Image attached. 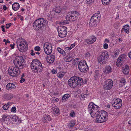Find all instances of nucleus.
Segmentation results:
<instances>
[{
  "label": "nucleus",
  "instance_id": "4c0bfd02",
  "mask_svg": "<svg viewBox=\"0 0 131 131\" xmlns=\"http://www.w3.org/2000/svg\"><path fill=\"white\" fill-rule=\"evenodd\" d=\"M13 97V95L11 94H7L6 97V99L7 100H10Z\"/></svg>",
  "mask_w": 131,
  "mask_h": 131
},
{
  "label": "nucleus",
  "instance_id": "09e8293b",
  "mask_svg": "<svg viewBox=\"0 0 131 131\" xmlns=\"http://www.w3.org/2000/svg\"><path fill=\"white\" fill-rule=\"evenodd\" d=\"M75 115V113L73 111L71 112L70 114V116L71 117L74 116Z\"/></svg>",
  "mask_w": 131,
  "mask_h": 131
},
{
  "label": "nucleus",
  "instance_id": "79ce46f5",
  "mask_svg": "<svg viewBox=\"0 0 131 131\" xmlns=\"http://www.w3.org/2000/svg\"><path fill=\"white\" fill-rule=\"evenodd\" d=\"M75 46V44H73L71 45L70 47H67L66 48V49H68L69 50H70L72 48H73Z\"/></svg>",
  "mask_w": 131,
  "mask_h": 131
},
{
  "label": "nucleus",
  "instance_id": "dca6fc26",
  "mask_svg": "<svg viewBox=\"0 0 131 131\" xmlns=\"http://www.w3.org/2000/svg\"><path fill=\"white\" fill-rule=\"evenodd\" d=\"M55 56L54 54H52L46 58L47 62L49 63H53L55 60Z\"/></svg>",
  "mask_w": 131,
  "mask_h": 131
},
{
  "label": "nucleus",
  "instance_id": "6e6d98bb",
  "mask_svg": "<svg viewBox=\"0 0 131 131\" xmlns=\"http://www.w3.org/2000/svg\"><path fill=\"white\" fill-rule=\"evenodd\" d=\"M20 78L21 80L20 81V83H22L25 81V79L23 78Z\"/></svg>",
  "mask_w": 131,
  "mask_h": 131
},
{
  "label": "nucleus",
  "instance_id": "ddd939ff",
  "mask_svg": "<svg viewBox=\"0 0 131 131\" xmlns=\"http://www.w3.org/2000/svg\"><path fill=\"white\" fill-rule=\"evenodd\" d=\"M113 106L116 109L119 108L122 106V101L121 100L118 98H114L112 101Z\"/></svg>",
  "mask_w": 131,
  "mask_h": 131
},
{
  "label": "nucleus",
  "instance_id": "f03ea898",
  "mask_svg": "<svg viewBox=\"0 0 131 131\" xmlns=\"http://www.w3.org/2000/svg\"><path fill=\"white\" fill-rule=\"evenodd\" d=\"M31 67L32 70L36 72H39L41 73L42 71L41 63L37 59L33 60L31 64Z\"/></svg>",
  "mask_w": 131,
  "mask_h": 131
},
{
  "label": "nucleus",
  "instance_id": "49530a36",
  "mask_svg": "<svg viewBox=\"0 0 131 131\" xmlns=\"http://www.w3.org/2000/svg\"><path fill=\"white\" fill-rule=\"evenodd\" d=\"M126 82L125 79L124 78H122L120 81V83H121L125 84Z\"/></svg>",
  "mask_w": 131,
  "mask_h": 131
},
{
  "label": "nucleus",
  "instance_id": "bb28decb",
  "mask_svg": "<svg viewBox=\"0 0 131 131\" xmlns=\"http://www.w3.org/2000/svg\"><path fill=\"white\" fill-rule=\"evenodd\" d=\"M10 116H6L5 115H3L2 118V120L4 122H9L10 120Z\"/></svg>",
  "mask_w": 131,
  "mask_h": 131
},
{
  "label": "nucleus",
  "instance_id": "4d7b16f0",
  "mask_svg": "<svg viewBox=\"0 0 131 131\" xmlns=\"http://www.w3.org/2000/svg\"><path fill=\"white\" fill-rule=\"evenodd\" d=\"M94 0H86L87 1V3L90 4L94 2Z\"/></svg>",
  "mask_w": 131,
  "mask_h": 131
},
{
  "label": "nucleus",
  "instance_id": "e2e57ef3",
  "mask_svg": "<svg viewBox=\"0 0 131 131\" xmlns=\"http://www.w3.org/2000/svg\"><path fill=\"white\" fill-rule=\"evenodd\" d=\"M7 8L6 7L5 5H4L3 7V9L5 10H6L7 9Z\"/></svg>",
  "mask_w": 131,
  "mask_h": 131
},
{
  "label": "nucleus",
  "instance_id": "c85d7f7f",
  "mask_svg": "<svg viewBox=\"0 0 131 131\" xmlns=\"http://www.w3.org/2000/svg\"><path fill=\"white\" fill-rule=\"evenodd\" d=\"M123 29H124L125 32L128 34L129 33V27L128 25H127L123 26Z\"/></svg>",
  "mask_w": 131,
  "mask_h": 131
},
{
  "label": "nucleus",
  "instance_id": "a211bd4d",
  "mask_svg": "<svg viewBox=\"0 0 131 131\" xmlns=\"http://www.w3.org/2000/svg\"><path fill=\"white\" fill-rule=\"evenodd\" d=\"M101 14L100 13V12H98V13H95L93 16L91 17V20H95L97 21L98 20V21H100V19Z\"/></svg>",
  "mask_w": 131,
  "mask_h": 131
},
{
  "label": "nucleus",
  "instance_id": "7c9ffc66",
  "mask_svg": "<svg viewBox=\"0 0 131 131\" xmlns=\"http://www.w3.org/2000/svg\"><path fill=\"white\" fill-rule=\"evenodd\" d=\"M127 56L125 54H123L120 55L118 58L124 62L125 59L126 58Z\"/></svg>",
  "mask_w": 131,
  "mask_h": 131
},
{
  "label": "nucleus",
  "instance_id": "1a4fd4ad",
  "mask_svg": "<svg viewBox=\"0 0 131 131\" xmlns=\"http://www.w3.org/2000/svg\"><path fill=\"white\" fill-rule=\"evenodd\" d=\"M24 60L22 56H17L14 60L13 62L16 67L22 68L24 65Z\"/></svg>",
  "mask_w": 131,
  "mask_h": 131
},
{
  "label": "nucleus",
  "instance_id": "473e14b6",
  "mask_svg": "<svg viewBox=\"0 0 131 131\" xmlns=\"http://www.w3.org/2000/svg\"><path fill=\"white\" fill-rule=\"evenodd\" d=\"M69 95L68 94H64L63 96L62 101L64 102L66 99L69 98Z\"/></svg>",
  "mask_w": 131,
  "mask_h": 131
},
{
  "label": "nucleus",
  "instance_id": "774afa93",
  "mask_svg": "<svg viewBox=\"0 0 131 131\" xmlns=\"http://www.w3.org/2000/svg\"><path fill=\"white\" fill-rule=\"evenodd\" d=\"M105 42H106L107 43H108L109 42V40L107 39H106L105 40Z\"/></svg>",
  "mask_w": 131,
  "mask_h": 131
},
{
  "label": "nucleus",
  "instance_id": "052dcab7",
  "mask_svg": "<svg viewBox=\"0 0 131 131\" xmlns=\"http://www.w3.org/2000/svg\"><path fill=\"white\" fill-rule=\"evenodd\" d=\"M78 60L79 58H77L76 59H74V61L73 63V64H74V65H75L76 64V60Z\"/></svg>",
  "mask_w": 131,
  "mask_h": 131
},
{
  "label": "nucleus",
  "instance_id": "f3484780",
  "mask_svg": "<svg viewBox=\"0 0 131 131\" xmlns=\"http://www.w3.org/2000/svg\"><path fill=\"white\" fill-rule=\"evenodd\" d=\"M96 39L95 37L92 35L89 38L85 39V42H86L88 44H92L96 41Z\"/></svg>",
  "mask_w": 131,
  "mask_h": 131
},
{
  "label": "nucleus",
  "instance_id": "72a5a7b5",
  "mask_svg": "<svg viewBox=\"0 0 131 131\" xmlns=\"http://www.w3.org/2000/svg\"><path fill=\"white\" fill-rule=\"evenodd\" d=\"M53 10L56 13H59L61 12V9L60 7H56L54 8Z\"/></svg>",
  "mask_w": 131,
  "mask_h": 131
},
{
  "label": "nucleus",
  "instance_id": "ea45409f",
  "mask_svg": "<svg viewBox=\"0 0 131 131\" xmlns=\"http://www.w3.org/2000/svg\"><path fill=\"white\" fill-rule=\"evenodd\" d=\"M64 75V73L63 72L59 73L58 74V76L59 78H62Z\"/></svg>",
  "mask_w": 131,
  "mask_h": 131
},
{
  "label": "nucleus",
  "instance_id": "864d4df0",
  "mask_svg": "<svg viewBox=\"0 0 131 131\" xmlns=\"http://www.w3.org/2000/svg\"><path fill=\"white\" fill-rule=\"evenodd\" d=\"M108 45L106 43H105L104 44L103 47L104 49H107L108 48Z\"/></svg>",
  "mask_w": 131,
  "mask_h": 131
},
{
  "label": "nucleus",
  "instance_id": "b1692460",
  "mask_svg": "<svg viewBox=\"0 0 131 131\" xmlns=\"http://www.w3.org/2000/svg\"><path fill=\"white\" fill-rule=\"evenodd\" d=\"M124 62L123 61L118 58L116 62V64L117 67H119L123 64Z\"/></svg>",
  "mask_w": 131,
  "mask_h": 131
},
{
  "label": "nucleus",
  "instance_id": "680f3d73",
  "mask_svg": "<svg viewBox=\"0 0 131 131\" xmlns=\"http://www.w3.org/2000/svg\"><path fill=\"white\" fill-rule=\"evenodd\" d=\"M10 43V41H9V40L8 39H7L6 42L5 43V45H7V43Z\"/></svg>",
  "mask_w": 131,
  "mask_h": 131
},
{
  "label": "nucleus",
  "instance_id": "423d86ee",
  "mask_svg": "<svg viewBox=\"0 0 131 131\" xmlns=\"http://www.w3.org/2000/svg\"><path fill=\"white\" fill-rule=\"evenodd\" d=\"M94 116L95 117L98 122L103 123L107 120L108 117L107 113L104 111H103L101 113L99 111Z\"/></svg>",
  "mask_w": 131,
  "mask_h": 131
},
{
  "label": "nucleus",
  "instance_id": "cd10ccee",
  "mask_svg": "<svg viewBox=\"0 0 131 131\" xmlns=\"http://www.w3.org/2000/svg\"><path fill=\"white\" fill-rule=\"evenodd\" d=\"M73 59L72 57L70 56V55L67 56L64 58V60L66 62H70Z\"/></svg>",
  "mask_w": 131,
  "mask_h": 131
},
{
  "label": "nucleus",
  "instance_id": "f704fd0d",
  "mask_svg": "<svg viewBox=\"0 0 131 131\" xmlns=\"http://www.w3.org/2000/svg\"><path fill=\"white\" fill-rule=\"evenodd\" d=\"M53 113L54 114H59V109L57 107H56V108H53L52 110Z\"/></svg>",
  "mask_w": 131,
  "mask_h": 131
},
{
  "label": "nucleus",
  "instance_id": "69168bd1",
  "mask_svg": "<svg viewBox=\"0 0 131 131\" xmlns=\"http://www.w3.org/2000/svg\"><path fill=\"white\" fill-rule=\"evenodd\" d=\"M118 40L119 42H121L122 41V40L121 39V38L120 37H119L118 38Z\"/></svg>",
  "mask_w": 131,
  "mask_h": 131
},
{
  "label": "nucleus",
  "instance_id": "20e7f679",
  "mask_svg": "<svg viewBox=\"0 0 131 131\" xmlns=\"http://www.w3.org/2000/svg\"><path fill=\"white\" fill-rule=\"evenodd\" d=\"M100 108L92 102L90 103L88 106V112L90 114L91 116L94 118L95 115L98 112Z\"/></svg>",
  "mask_w": 131,
  "mask_h": 131
},
{
  "label": "nucleus",
  "instance_id": "0e129e2a",
  "mask_svg": "<svg viewBox=\"0 0 131 131\" xmlns=\"http://www.w3.org/2000/svg\"><path fill=\"white\" fill-rule=\"evenodd\" d=\"M31 52L30 53L31 54L32 56L35 55V53H33V52H34L33 50H31Z\"/></svg>",
  "mask_w": 131,
  "mask_h": 131
},
{
  "label": "nucleus",
  "instance_id": "603ef678",
  "mask_svg": "<svg viewBox=\"0 0 131 131\" xmlns=\"http://www.w3.org/2000/svg\"><path fill=\"white\" fill-rule=\"evenodd\" d=\"M57 70H55L54 69H53V70L51 71L52 73L54 74L57 73Z\"/></svg>",
  "mask_w": 131,
  "mask_h": 131
},
{
  "label": "nucleus",
  "instance_id": "7ed1b4c3",
  "mask_svg": "<svg viewBox=\"0 0 131 131\" xmlns=\"http://www.w3.org/2000/svg\"><path fill=\"white\" fill-rule=\"evenodd\" d=\"M47 23L48 21L46 20L43 18H41L35 21L33 24V26L36 30H38L44 27Z\"/></svg>",
  "mask_w": 131,
  "mask_h": 131
},
{
  "label": "nucleus",
  "instance_id": "a18cd8bd",
  "mask_svg": "<svg viewBox=\"0 0 131 131\" xmlns=\"http://www.w3.org/2000/svg\"><path fill=\"white\" fill-rule=\"evenodd\" d=\"M16 108L15 107H13L12 108L11 111L15 113L16 112Z\"/></svg>",
  "mask_w": 131,
  "mask_h": 131
},
{
  "label": "nucleus",
  "instance_id": "a19ab883",
  "mask_svg": "<svg viewBox=\"0 0 131 131\" xmlns=\"http://www.w3.org/2000/svg\"><path fill=\"white\" fill-rule=\"evenodd\" d=\"M99 77H100L99 75V74L96 73L94 76V79L96 80H98L99 79Z\"/></svg>",
  "mask_w": 131,
  "mask_h": 131
},
{
  "label": "nucleus",
  "instance_id": "aec40b11",
  "mask_svg": "<svg viewBox=\"0 0 131 131\" xmlns=\"http://www.w3.org/2000/svg\"><path fill=\"white\" fill-rule=\"evenodd\" d=\"M12 7L13 10H17L19 9L20 7L19 4L17 2H15L12 5Z\"/></svg>",
  "mask_w": 131,
  "mask_h": 131
},
{
  "label": "nucleus",
  "instance_id": "a878e982",
  "mask_svg": "<svg viewBox=\"0 0 131 131\" xmlns=\"http://www.w3.org/2000/svg\"><path fill=\"white\" fill-rule=\"evenodd\" d=\"M51 118L50 115H48L45 114L44 116V120L45 121H43L44 123L46 122H47L48 121H51Z\"/></svg>",
  "mask_w": 131,
  "mask_h": 131
},
{
  "label": "nucleus",
  "instance_id": "f8f14e48",
  "mask_svg": "<svg viewBox=\"0 0 131 131\" xmlns=\"http://www.w3.org/2000/svg\"><path fill=\"white\" fill-rule=\"evenodd\" d=\"M103 81L105 83L103 87L105 90H108L111 89L112 87L113 83L112 81L110 80H106L104 78H102L100 81Z\"/></svg>",
  "mask_w": 131,
  "mask_h": 131
},
{
  "label": "nucleus",
  "instance_id": "8fccbe9b",
  "mask_svg": "<svg viewBox=\"0 0 131 131\" xmlns=\"http://www.w3.org/2000/svg\"><path fill=\"white\" fill-rule=\"evenodd\" d=\"M59 99L58 98L56 97H54L53 98V100L55 102H57L59 101Z\"/></svg>",
  "mask_w": 131,
  "mask_h": 131
},
{
  "label": "nucleus",
  "instance_id": "412c9836",
  "mask_svg": "<svg viewBox=\"0 0 131 131\" xmlns=\"http://www.w3.org/2000/svg\"><path fill=\"white\" fill-rule=\"evenodd\" d=\"M123 71V73L125 74H128L129 72V66L127 65H126L125 66V67Z\"/></svg>",
  "mask_w": 131,
  "mask_h": 131
},
{
  "label": "nucleus",
  "instance_id": "338daca9",
  "mask_svg": "<svg viewBox=\"0 0 131 131\" xmlns=\"http://www.w3.org/2000/svg\"><path fill=\"white\" fill-rule=\"evenodd\" d=\"M128 56L129 58L131 59V51L129 53Z\"/></svg>",
  "mask_w": 131,
  "mask_h": 131
},
{
  "label": "nucleus",
  "instance_id": "bf43d9fd",
  "mask_svg": "<svg viewBox=\"0 0 131 131\" xmlns=\"http://www.w3.org/2000/svg\"><path fill=\"white\" fill-rule=\"evenodd\" d=\"M46 4L44 5V9L45 10H46L48 8V5H46Z\"/></svg>",
  "mask_w": 131,
  "mask_h": 131
},
{
  "label": "nucleus",
  "instance_id": "9d476101",
  "mask_svg": "<svg viewBox=\"0 0 131 131\" xmlns=\"http://www.w3.org/2000/svg\"><path fill=\"white\" fill-rule=\"evenodd\" d=\"M78 68L81 72H86L89 69L86 62L84 60H82L79 62Z\"/></svg>",
  "mask_w": 131,
  "mask_h": 131
},
{
  "label": "nucleus",
  "instance_id": "4468645a",
  "mask_svg": "<svg viewBox=\"0 0 131 131\" xmlns=\"http://www.w3.org/2000/svg\"><path fill=\"white\" fill-rule=\"evenodd\" d=\"M67 28L62 26L59 28L58 31L59 36L61 38H64L66 36L67 34Z\"/></svg>",
  "mask_w": 131,
  "mask_h": 131
},
{
  "label": "nucleus",
  "instance_id": "c03bdc74",
  "mask_svg": "<svg viewBox=\"0 0 131 131\" xmlns=\"http://www.w3.org/2000/svg\"><path fill=\"white\" fill-rule=\"evenodd\" d=\"M34 50L36 51H39L40 50V48L39 46H36L35 47Z\"/></svg>",
  "mask_w": 131,
  "mask_h": 131
},
{
  "label": "nucleus",
  "instance_id": "13d9d810",
  "mask_svg": "<svg viewBox=\"0 0 131 131\" xmlns=\"http://www.w3.org/2000/svg\"><path fill=\"white\" fill-rule=\"evenodd\" d=\"M15 45V44L14 43H13V45H10V46L11 47L12 49H13L14 48Z\"/></svg>",
  "mask_w": 131,
  "mask_h": 131
},
{
  "label": "nucleus",
  "instance_id": "c9c22d12",
  "mask_svg": "<svg viewBox=\"0 0 131 131\" xmlns=\"http://www.w3.org/2000/svg\"><path fill=\"white\" fill-rule=\"evenodd\" d=\"M112 0H101L102 3L104 5H107Z\"/></svg>",
  "mask_w": 131,
  "mask_h": 131
},
{
  "label": "nucleus",
  "instance_id": "f257e3e1",
  "mask_svg": "<svg viewBox=\"0 0 131 131\" xmlns=\"http://www.w3.org/2000/svg\"><path fill=\"white\" fill-rule=\"evenodd\" d=\"M86 82V81L83 82V79L81 78L74 76L69 79L68 84L71 88L74 89L77 86H81V85L85 84Z\"/></svg>",
  "mask_w": 131,
  "mask_h": 131
},
{
  "label": "nucleus",
  "instance_id": "de8ad7c7",
  "mask_svg": "<svg viewBox=\"0 0 131 131\" xmlns=\"http://www.w3.org/2000/svg\"><path fill=\"white\" fill-rule=\"evenodd\" d=\"M87 95L86 94H81V96L82 98H83L84 99L85 98L87 97Z\"/></svg>",
  "mask_w": 131,
  "mask_h": 131
},
{
  "label": "nucleus",
  "instance_id": "c756f323",
  "mask_svg": "<svg viewBox=\"0 0 131 131\" xmlns=\"http://www.w3.org/2000/svg\"><path fill=\"white\" fill-rule=\"evenodd\" d=\"M57 50L58 52L62 54L64 56H65L66 55V53L65 51L63 49H61L60 48L58 47L57 48Z\"/></svg>",
  "mask_w": 131,
  "mask_h": 131
},
{
  "label": "nucleus",
  "instance_id": "39448f33",
  "mask_svg": "<svg viewBox=\"0 0 131 131\" xmlns=\"http://www.w3.org/2000/svg\"><path fill=\"white\" fill-rule=\"evenodd\" d=\"M109 57L108 52L106 50L104 51L101 52L97 57V61L101 64H105L107 63Z\"/></svg>",
  "mask_w": 131,
  "mask_h": 131
},
{
  "label": "nucleus",
  "instance_id": "6ab92c4d",
  "mask_svg": "<svg viewBox=\"0 0 131 131\" xmlns=\"http://www.w3.org/2000/svg\"><path fill=\"white\" fill-rule=\"evenodd\" d=\"M15 85L12 83H9L6 86V88L7 90L14 89L16 88Z\"/></svg>",
  "mask_w": 131,
  "mask_h": 131
},
{
  "label": "nucleus",
  "instance_id": "4be33fe9",
  "mask_svg": "<svg viewBox=\"0 0 131 131\" xmlns=\"http://www.w3.org/2000/svg\"><path fill=\"white\" fill-rule=\"evenodd\" d=\"M99 21H98V20L97 21L92 20H91V19L90 20L89 25L92 26L93 27H95L96 26L97 24L99 23Z\"/></svg>",
  "mask_w": 131,
  "mask_h": 131
},
{
  "label": "nucleus",
  "instance_id": "58836bf2",
  "mask_svg": "<svg viewBox=\"0 0 131 131\" xmlns=\"http://www.w3.org/2000/svg\"><path fill=\"white\" fill-rule=\"evenodd\" d=\"M85 57L87 59H89L90 57L91 56V54L88 52L85 53Z\"/></svg>",
  "mask_w": 131,
  "mask_h": 131
},
{
  "label": "nucleus",
  "instance_id": "3c124183",
  "mask_svg": "<svg viewBox=\"0 0 131 131\" xmlns=\"http://www.w3.org/2000/svg\"><path fill=\"white\" fill-rule=\"evenodd\" d=\"M119 54V51L118 50V51H115L114 52V55L116 57V56L117 55Z\"/></svg>",
  "mask_w": 131,
  "mask_h": 131
},
{
  "label": "nucleus",
  "instance_id": "6e6552de",
  "mask_svg": "<svg viewBox=\"0 0 131 131\" xmlns=\"http://www.w3.org/2000/svg\"><path fill=\"white\" fill-rule=\"evenodd\" d=\"M79 16V13L77 11H71L68 13L66 18L67 20L73 21L77 20Z\"/></svg>",
  "mask_w": 131,
  "mask_h": 131
},
{
  "label": "nucleus",
  "instance_id": "9b49d317",
  "mask_svg": "<svg viewBox=\"0 0 131 131\" xmlns=\"http://www.w3.org/2000/svg\"><path fill=\"white\" fill-rule=\"evenodd\" d=\"M8 73L12 77H16L20 73L19 68L17 67H12L9 68L8 70Z\"/></svg>",
  "mask_w": 131,
  "mask_h": 131
},
{
  "label": "nucleus",
  "instance_id": "2eb2a0df",
  "mask_svg": "<svg viewBox=\"0 0 131 131\" xmlns=\"http://www.w3.org/2000/svg\"><path fill=\"white\" fill-rule=\"evenodd\" d=\"M45 53L47 55L50 54L52 52V45L48 42L46 43L43 45Z\"/></svg>",
  "mask_w": 131,
  "mask_h": 131
},
{
  "label": "nucleus",
  "instance_id": "5701e85b",
  "mask_svg": "<svg viewBox=\"0 0 131 131\" xmlns=\"http://www.w3.org/2000/svg\"><path fill=\"white\" fill-rule=\"evenodd\" d=\"M99 21H98V20L97 21L92 20H91V19L90 20L89 25L92 26L93 27H95L96 26L97 24L99 23Z\"/></svg>",
  "mask_w": 131,
  "mask_h": 131
},
{
  "label": "nucleus",
  "instance_id": "0eeeda50",
  "mask_svg": "<svg viewBox=\"0 0 131 131\" xmlns=\"http://www.w3.org/2000/svg\"><path fill=\"white\" fill-rule=\"evenodd\" d=\"M17 47L20 51L22 52L26 51L28 49V45L23 39H18L17 41Z\"/></svg>",
  "mask_w": 131,
  "mask_h": 131
},
{
  "label": "nucleus",
  "instance_id": "37998d69",
  "mask_svg": "<svg viewBox=\"0 0 131 131\" xmlns=\"http://www.w3.org/2000/svg\"><path fill=\"white\" fill-rule=\"evenodd\" d=\"M12 118L13 119H15V122L17 121L18 120H19L18 119V117L16 116V115H14V116H13Z\"/></svg>",
  "mask_w": 131,
  "mask_h": 131
},
{
  "label": "nucleus",
  "instance_id": "e433bc0d",
  "mask_svg": "<svg viewBox=\"0 0 131 131\" xmlns=\"http://www.w3.org/2000/svg\"><path fill=\"white\" fill-rule=\"evenodd\" d=\"M75 124V121L74 120H72L70 121L69 124V126L70 127H72L74 126Z\"/></svg>",
  "mask_w": 131,
  "mask_h": 131
},
{
  "label": "nucleus",
  "instance_id": "393cba45",
  "mask_svg": "<svg viewBox=\"0 0 131 131\" xmlns=\"http://www.w3.org/2000/svg\"><path fill=\"white\" fill-rule=\"evenodd\" d=\"M112 71V70L110 66H108L105 67L104 72L106 74H108L111 72Z\"/></svg>",
  "mask_w": 131,
  "mask_h": 131
},
{
  "label": "nucleus",
  "instance_id": "2f4dec72",
  "mask_svg": "<svg viewBox=\"0 0 131 131\" xmlns=\"http://www.w3.org/2000/svg\"><path fill=\"white\" fill-rule=\"evenodd\" d=\"M10 102H8L7 104L4 105L2 107L3 109L4 110H6L8 109L9 105L11 104Z\"/></svg>",
  "mask_w": 131,
  "mask_h": 131
},
{
  "label": "nucleus",
  "instance_id": "5fc2aeb1",
  "mask_svg": "<svg viewBox=\"0 0 131 131\" xmlns=\"http://www.w3.org/2000/svg\"><path fill=\"white\" fill-rule=\"evenodd\" d=\"M11 25H12V24L11 23H10L9 24H6V28H7V29H8V28H9V27H10L11 26Z\"/></svg>",
  "mask_w": 131,
  "mask_h": 131
}]
</instances>
